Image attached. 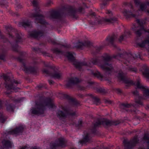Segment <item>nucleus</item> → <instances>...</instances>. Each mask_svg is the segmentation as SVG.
Segmentation results:
<instances>
[{
  "label": "nucleus",
  "mask_w": 149,
  "mask_h": 149,
  "mask_svg": "<svg viewBox=\"0 0 149 149\" xmlns=\"http://www.w3.org/2000/svg\"><path fill=\"white\" fill-rule=\"evenodd\" d=\"M78 96L80 98H83L84 97V95L82 94H78Z\"/></svg>",
  "instance_id": "59"
},
{
  "label": "nucleus",
  "mask_w": 149,
  "mask_h": 149,
  "mask_svg": "<svg viewBox=\"0 0 149 149\" xmlns=\"http://www.w3.org/2000/svg\"><path fill=\"white\" fill-rule=\"evenodd\" d=\"M0 59L5 61V55L4 54H2L0 55Z\"/></svg>",
  "instance_id": "48"
},
{
  "label": "nucleus",
  "mask_w": 149,
  "mask_h": 149,
  "mask_svg": "<svg viewBox=\"0 0 149 149\" xmlns=\"http://www.w3.org/2000/svg\"><path fill=\"white\" fill-rule=\"evenodd\" d=\"M116 91L118 93H122V90L119 88L117 89Z\"/></svg>",
  "instance_id": "58"
},
{
  "label": "nucleus",
  "mask_w": 149,
  "mask_h": 149,
  "mask_svg": "<svg viewBox=\"0 0 149 149\" xmlns=\"http://www.w3.org/2000/svg\"><path fill=\"white\" fill-rule=\"evenodd\" d=\"M2 102L0 100V108H2Z\"/></svg>",
  "instance_id": "62"
},
{
  "label": "nucleus",
  "mask_w": 149,
  "mask_h": 149,
  "mask_svg": "<svg viewBox=\"0 0 149 149\" xmlns=\"http://www.w3.org/2000/svg\"><path fill=\"white\" fill-rule=\"evenodd\" d=\"M65 142V139L63 137L58 138L57 140L55 141V142L52 143L50 146L51 149H56V147L59 146H62Z\"/></svg>",
  "instance_id": "14"
},
{
  "label": "nucleus",
  "mask_w": 149,
  "mask_h": 149,
  "mask_svg": "<svg viewBox=\"0 0 149 149\" xmlns=\"http://www.w3.org/2000/svg\"><path fill=\"white\" fill-rule=\"evenodd\" d=\"M18 8H21L22 7V6L20 4H19L17 6Z\"/></svg>",
  "instance_id": "63"
},
{
  "label": "nucleus",
  "mask_w": 149,
  "mask_h": 149,
  "mask_svg": "<svg viewBox=\"0 0 149 149\" xmlns=\"http://www.w3.org/2000/svg\"><path fill=\"white\" fill-rule=\"evenodd\" d=\"M118 36L117 35L113 34L111 35L108 36L106 39L107 41L110 43L113 47H116V45L114 44V43L117 40Z\"/></svg>",
  "instance_id": "18"
},
{
  "label": "nucleus",
  "mask_w": 149,
  "mask_h": 149,
  "mask_svg": "<svg viewBox=\"0 0 149 149\" xmlns=\"http://www.w3.org/2000/svg\"><path fill=\"white\" fill-rule=\"evenodd\" d=\"M118 77L119 79L123 81L125 84H127L125 86L126 87L130 86V81L128 79L123 72L119 73L118 74Z\"/></svg>",
  "instance_id": "19"
},
{
  "label": "nucleus",
  "mask_w": 149,
  "mask_h": 149,
  "mask_svg": "<svg viewBox=\"0 0 149 149\" xmlns=\"http://www.w3.org/2000/svg\"><path fill=\"white\" fill-rule=\"evenodd\" d=\"M1 31H0V38L1 41H3L4 42H6L8 41V40L5 38L4 36L1 34Z\"/></svg>",
  "instance_id": "45"
},
{
  "label": "nucleus",
  "mask_w": 149,
  "mask_h": 149,
  "mask_svg": "<svg viewBox=\"0 0 149 149\" xmlns=\"http://www.w3.org/2000/svg\"><path fill=\"white\" fill-rule=\"evenodd\" d=\"M30 37L38 39L44 35V32L41 31H34L29 33Z\"/></svg>",
  "instance_id": "16"
},
{
  "label": "nucleus",
  "mask_w": 149,
  "mask_h": 149,
  "mask_svg": "<svg viewBox=\"0 0 149 149\" xmlns=\"http://www.w3.org/2000/svg\"><path fill=\"white\" fill-rule=\"evenodd\" d=\"M18 60L20 62L22 63L24 67V70L26 73H30L35 74L37 72V70L34 67H27L26 66L25 63L24 62V60L20 58H18Z\"/></svg>",
  "instance_id": "12"
},
{
  "label": "nucleus",
  "mask_w": 149,
  "mask_h": 149,
  "mask_svg": "<svg viewBox=\"0 0 149 149\" xmlns=\"http://www.w3.org/2000/svg\"><path fill=\"white\" fill-rule=\"evenodd\" d=\"M28 147L26 146H25L21 148L20 149H28Z\"/></svg>",
  "instance_id": "60"
},
{
  "label": "nucleus",
  "mask_w": 149,
  "mask_h": 149,
  "mask_svg": "<svg viewBox=\"0 0 149 149\" xmlns=\"http://www.w3.org/2000/svg\"><path fill=\"white\" fill-rule=\"evenodd\" d=\"M105 103H109V104H111V101L108 100H106L105 101Z\"/></svg>",
  "instance_id": "64"
},
{
  "label": "nucleus",
  "mask_w": 149,
  "mask_h": 149,
  "mask_svg": "<svg viewBox=\"0 0 149 149\" xmlns=\"http://www.w3.org/2000/svg\"><path fill=\"white\" fill-rule=\"evenodd\" d=\"M64 97L67 99L69 100L74 105L77 106L79 104V102L77 100L71 98L70 97L67 95H64Z\"/></svg>",
  "instance_id": "27"
},
{
  "label": "nucleus",
  "mask_w": 149,
  "mask_h": 149,
  "mask_svg": "<svg viewBox=\"0 0 149 149\" xmlns=\"http://www.w3.org/2000/svg\"><path fill=\"white\" fill-rule=\"evenodd\" d=\"M3 77L5 81L4 83L5 87L8 90L12 89L16 91L18 89H20L19 88L16 87L17 84L20 83L19 81H18L14 79H10L8 76L4 74Z\"/></svg>",
  "instance_id": "6"
},
{
  "label": "nucleus",
  "mask_w": 149,
  "mask_h": 149,
  "mask_svg": "<svg viewBox=\"0 0 149 149\" xmlns=\"http://www.w3.org/2000/svg\"><path fill=\"white\" fill-rule=\"evenodd\" d=\"M7 118L3 114L0 113V123H4L6 121Z\"/></svg>",
  "instance_id": "39"
},
{
  "label": "nucleus",
  "mask_w": 149,
  "mask_h": 149,
  "mask_svg": "<svg viewBox=\"0 0 149 149\" xmlns=\"http://www.w3.org/2000/svg\"><path fill=\"white\" fill-rule=\"evenodd\" d=\"M136 22L141 27V29H140L141 30H144V27L143 26V22L141 20L139 19H136Z\"/></svg>",
  "instance_id": "36"
},
{
  "label": "nucleus",
  "mask_w": 149,
  "mask_h": 149,
  "mask_svg": "<svg viewBox=\"0 0 149 149\" xmlns=\"http://www.w3.org/2000/svg\"><path fill=\"white\" fill-rule=\"evenodd\" d=\"M52 4H53L52 2L50 0H49L46 3L45 6H50Z\"/></svg>",
  "instance_id": "49"
},
{
  "label": "nucleus",
  "mask_w": 149,
  "mask_h": 149,
  "mask_svg": "<svg viewBox=\"0 0 149 149\" xmlns=\"http://www.w3.org/2000/svg\"><path fill=\"white\" fill-rule=\"evenodd\" d=\"M63 15H62L58 11L54 10L50 12L49 18L50 19H61Z\"/></svg>",
  "instance_id": "15"
},
{
  "label": "nucleus",
  "mask_w": 149,
  "mask_h": 149,
  "mask_svg": "<svg viewBox=\"0 0 149 149\" xmlns=\"http://www.w3.org/2000/svg\"><path fill=\"white\" fill-rule=\"evenodd\" d=\"M143 73L145 77L149 79V68L146 65H144L143 68Z\"/></svg>",
  "instance_id": "28"
},
{
  "label": "nucleus",
  "mask_w": 149,
  "mask_h": 149,
  "mask_svg": "<svg viewBox=\"0 0 149 149\" xmlns=\"http://www.w3.org/2000/svg\"><path fill=\"white\" fill-rule=\"evenodd\" d=\"M131 71H133L134 72H136L137 71V70L136 68H134L132 67L131 66Z\"/></svg>",
  "instance_id": "54"
},
{
  "label": "nucleus",
  "mask_w": 149,
  "mask_h": 149,
  "mask_svg": "<svg viewBox=\"0 0 149 149\" xmlns=\"http://www.w3.org/2000/svg\"><path fill=\"white\" fill-rule=\"evenodd\" d=\"M92 63L94 65H97L104 71V76L107 77L111 75V73L113 70L112 66L106 63L104 65H102L101 60L99 57L94 58L91 60Z\"/></svg>",
  "instance_id": "5"
},
{
  "label": "nucleus",
  "mask_w": 149,
  "mask_h": 149,
  "mask_svg": "<svg viewBox=\"0 0 149 149\" xmlns=\"http://www.w3.org/2000/svg\"><path fill=\"white\" fill-rule=\"evenodd\" d=\"M106 13L108 15H109L110 16H112L113 15V14L111 11L110 10H107L106 12Z\"/></svg>",
  "instance_id": "53"
},
{
  "label": "nucleus",
  "mask_w": 149,
  "mask_h": 149,
  "mask_svg": "<svg viewBox=\"0 0 149 149\" xmlns=\"http://www.w3.org/2000/svg\"><path fill=\"white\" fill-rule=\"evenodd\" d=\"M136 34L138 37H140L142 35L141 30L139 29L136 31Z\"/></svg>",
  "instance_id": "46"
},
{
  "label": "nucleus",
  "mask_w": 149,
  "mask_h": 149,
  "mask_svg": "<svg viewBox=\"0 0 149 149\" xmlns=\"http://www.w3.org/2000/svg\"><path fill=\"white\" fill-rule=\"evenodd\" d=\"M141 56L139 54H135L134 58H140Z\"/></svg>",
  "instance_id": "56"
},
{
  "label": "nucleus",
  "mask_w": 149,
  "mask_h": 149,
  "mask_svg": "<svg viewBox=\"0 0 149 149\" xmlns=\"http://www.w3.org/2000/svg\"><path fill=\"white\" fill-rule=\"evenodd\" d=\"M123 54H118L116 55H114L112 56H110L109 54H105L104 56H102V60H101L102 65H104L106 63H107V62L110 61L112 58H115L119 59L120 58L123 57ZM110 65L111 64H109Z\"/></svg>",
  "instance_id": "10"
},
{
  "label": "nucleus",
  "mask_w": 149,
  "mask_h": 149,
  "mask_svg": "<svg viewBox=\"0 0 149 149\" xmlns=\"http://www.w3.org/2000/svg\"><path fill=\"white\" fill-rule=\"evenodd\" d=\"M130 33L127 31H125L124 34H122L121 35L118 41L121 42L123 41L125 38H126L128 37H130Z\"/></svg>",
  "instance_id": "29"
},
{
  "label": "nucleus",
  "mask_w": 149,
  "mask_h": 149,
  "mask_svg": "<svg viewBox=\"0 0 149 149\" xmlns=\"http://www.w3.org/2000/svg\"><path fill=\"white\" fill-rule=\"evenodd\" d=\"M74 65L76 68L78 69L80 71L81 70V68L83 66L91 67L90 64L85 61L76 62L74 63Z\"/></svg>",
  "instance_id": "22"
},
{
  "label": "nucleus",
  "mask_w": 149,
  "mask_h": 149,
  "mask_svg": "<svg viewBox=\"0 0 149 149\" xmlns=\"http://www.w3.org/2000/svg\"><path fill=\"white\" fill-rule=\"evenodd\" d=\"M139 140L138 139H135L134 140V143L135 144H136L139 143Z\"/></svg>",
  "instance_id": "55"
},
{
  "label": "nucleus",
  "mask_w": 149,
  "mask_h": 149,
  "mask_svg": "<svg viewBox=\"0 0 149 149\" xmlns=\"http://www.w3.org/2000/svg\"><path fill=\"white\" fill-rule=\"evenodd\" d=\"M92 133L86 132H84V135L82 140L79 141V143L82 144H85L87 143H89L91 141V139L92 137Z\"/></svg>",
  "instance_id": "13"
},
{
  "label": "nucleus",
  "mask_w": 149,
  "mask_h": 149,
  "mask_svg": "<svg viewBox=\"0 0 149 149\" xmlns=\"http://www.w3.org/2000/svg\"><path fill=\"white\" fill-rule=\"evenodd\" d=\"M33 50L36 53H42L43 55H45L47 56L50 57L51 56V55L49 54L46 53L45 52H42L41 50L39 48L33 47L32 48Z\"/></svg>",
  "instance_id": "30"
},
{
  "label": "nucleus",
  "mask_w": 149,
  "mask_h": 149,
  "mask_svg": "<svg viewBox=\"0 0 149 149\" xmlns=\"http://www.w3.org/2000/svg\"><path fill=\"white\" fill-rule=\"evenodd\" d=\"M6 109L8 111L13 112L14 108L11 104H8L6 105Z\"/></svg>",
  "instance_id": "41"
},
{
  "label": "nucleus",
  "mask_w": 149,
  "mask_h": 149,
  "mask_svg": "<svg viewBox=\"0 0 149 149\" xmlns=\"http://www.w3.org/2000/svg\"><path fill=\"white\" fill-rule=\"evenodd\" d=\"M133 94L135 95V101L136 103L138 104L142 105H143L142 100L143 97L140 95L139 92L136 90L133 92Z\"/></svg>",
  "instance_id": "17"
},
{
  "label": "nucleus",
  "mask_w": 149,
  "mask_h": 149,
  "mask_svg": "<svg viewBox=\"0 0 149 149\" xmlns=\"http://www.w3.org/2000/svg\"><path fill=\"white\" fill-rule=\"evenodd\" d=\"M78 88L79 90H84L85 89V88L81 86H78Z\"/></svg>",
  "instance_id": "51"
},
{
  "label": "nucleus",
  "mask_w": 149,
  "mask_h": 149,
  "mask_svg": "<svg viewBox=\"0 0 149 149\" xmlns=\"http://www.w3.org/2000/svg\"><path fill=\"white\" fill-rule=\"evenodd\" d=\"M133 84L136 86L137 88L143 91V95L145 96L149 97V89H147L146 86L145 87L142 85L139 81H138L134 83L133 81L131 79V85Z\"/></svg>",
  "instance_id": "11"
},
{
  "label": "nucleus",
  "mask_w": 149,
  "mask_h": 149,
  "mask_svg": "<svg viewBox=\"0 0 149 149\" xmlns=\"http://www.w3.org/2000/svg\"><path fill=\"white\" fill-rule=\"evenodd\" d=\"M130 107V104L127 103H121L120 105V108L121 109L125 110L126 111H127V109L129 108Z\"/></svg>",
  "instance_id": "34"
},
{
  "label": "nucleus",
  "mask_w": 149,
  "mask_h": 149,
  "mask_svg": "<svg viewBox=\"0 0 149 149\" xmlns=\"http://www.w3.org/2000/svg\"><path fill=\"white\" fill-rule=\"evenodd\" d=\"M42 72L44 73L50 74V75H51L52 73L50 71H49L48 70L45 69H44L43 70Z\"/></svg>",
  "instance_id": "47"
},
{
  "label": "nucleus",
  "mask_w": 149,
  "mask_h": 149,
  "mask_svg": "<svg viewBox=\"0 0 149 149\" xmlns=\"http://www.w3.org/2000/svg\"><path fill=\"white\" fill-rule=\"evenodd\" d=\"M62 46L66 48H69L70 47V46L69 45H68L67 44L62 45Z\"/></svg>",
  "instance_id": "57"
},
{
  "label": "nucleus",
  "mask_w": 149,
  "mask_h": 149,
  "mask_svg": "<svg viewBox=\"0 0 149 149\" xmlns=\"http://www.w3.org/2000/svg\"><path fill=\"white\" fill-rule=\"evenodd\" d=\"M123 13L127 19H130V12L129 10L125 9L123 12Z\"/></svg>",
  "instance_id": "35"
},
{
  "label": "nucleus",
  "mask_w": 149,
  "mask_h": 149,
  "mask_svg": "<svg viewBox=\"0 0 149 149\" xmlns=\"http://www.w3.org/2000/svg\"><path fill=\"white\" fill-rule=\"evenodd\" d=\"M92 44L89 41H86L84 42H79L78 44L77 45L76 47L78 49L81 48L83 46H86L87 47H90L92 46Z\"/></svg>",
  "instance_id": "25"
},
{
  "label": "nucleus",
  "mask_w": 149,
  "mask_h": 149,
  "mask_svg": "<svg viewBox=\"0 0 149 149\" xmlns=\"http://www.w3.org/2000/svg\"><path fill=\"white\" fill-rule=\"evenodd\" d=\"M49 83V84L50 85H52L54 84V81L52 80H48Z\"/></svg>",
  "instance_id": "52"
},
{
  "label": "nucleus",
  "mask_w": 149,
  "mask_h": 149,
  "mask_svg": "<svg viewBox=\"0 0 149 149\" xmlns=\"http://www.w3.org/2000/svg\"><path fill=\"white\" fill-rule=\"evenodd\" d=\"M124 143V149H130V142L128 141L127 139H124L123 141Z\"/></svg>",
  "instance_id": "33"
},
{
  "label": "nucleus",
  "mask_w": 149,
  "mask_h": 149,
  "mask_svg": "<svg viewBox=\"0 0 149 149\" xmlns=\"http://www.w3.org/2000/svg\"><path fill=\"white\" fill-rule=\"evenodd\" d=\"M18 46L17 44H15V45L12 46V50L16 52H18Z\"/></svg>",
  "instance_id": "43"
},
{
  "label": "nucleus",
  "mask_w": 149,
  "mask_h": 149,
  "mask_svg": "<svg viewBox=\"0 0 149 149\" xmlns=\"http://www.w3.org/2000/svg\"><path fill=\"white\" fill-rule=\"evenodd\" d=\"M51 76L55 79H59L62 76V74L60 72H56L54 73H52Z\"/></svg>",
  "instance_id": "37"
},
{
  "label": "nucleus",
  "mask_w": 149,
  "mask_h": 149,
  "mask_svg": "<svg viewBox=\"0 0 149 149\" xmlns=\"http://www.w3.org/2000/svg\"><path fill=\"white\" fill-rule=\"evenodd\" d=\"M88 15L93 19L90 22V24L92 25H97L105 23H113L117 21V18L115 17L110 18H101L99 16H96L95 13L94 12L90 13Z\"/></svg>",
  "instance_id": "3"
},
{
  "label": "nucleus",
  "mask_w": 149,
  "mask_h": 149,
  "mask_svg": "<svg viewBox=\"0 0 149 149\" xmlns=\"http://www.w3.org/2000/svg\"><path fill=\"white\" fill-rule=\"evenodd\" d=\"M48 42L49 43H50L53 45H58L60 44L59 43L56 42L55 40L51 39H49L48 40Z\"/></svg>",
  "instance_id": "44"
},
{
  "label": "nucleus",
  "mask_w": 149,
  "mask_h": 149,
  "mask_svg": "<svg viewBox=\"0 0 149 149\" xmlns=\"http://www.w3.org/2000/svg\"><path fill=\"white\" fill-rule=\"evenodd\" d=\"M2 146H0V149H5L11 148L12 143L9 140L3 139L2 141Z\"/></svg>",
  "instance_id": "20"
},
{
  "label": "nucleus",
  "mask_w": 149,
  "mask_h": 149,
  "mask_svg": "<svg viewBox=\"0 0 149 149\" xmlns=\"http://www.w3.org/2000/svg\"><path fill=\"white\" fill-rule=\"evenodd\" d=\"M120 123V121L119 120L112 121L107 119H103L101 121H98L96 122L94 124V127L91 129V131L93 134H95L96 131V128L101 125H102L106 127L112 125H116Z\"/></svg>",
  "instance_id": "7"
},
{
  "label": "nucleus",
  "mask_w": 149,
  "mask_h": 149,
  "mask_svg": "<svg viewBox=\"0 0 149 149\" xmlns=\"http://www.w3.org/2000/svg\"><path fill=\"white\" fill-rule=\"evenodd\" d=\"M68 60L71 61L73 62L75 60V58L73 54L70 52H68L66 54Z\"/></svg>",
  "instance_id": "32"
},
{
  "label": "nucleus",
  "mask_w": 149,
  "mask_h": 149,
  "mask_svg": "<svg viewBox=\"0 0 149 149\" xmlns=\"http://www.w3.org/2000/svg\"><path fill=\"white\" fill-rule=\"evenodd\" d=\"M30 149H40V148L37 147L36 146H34V147H32Z\"/></svg>",
  "instance_id": "61"
},
{
  "label": "nucleus",
  "mask_w": 149,
  "mask_h": 149,
  "mask_svg": "<svg viewBox=\"0 0 149 149\" xmlns=\"http://www.w3.org/2000/svg\"><path fill=\"white\" fill-rule=\"evenodd\" d=\"M102 49V46H100L96 48V52L98 53Z\"/></svg>",
  "instance_id": "50"
},
{
  "label": "nucleus",
  "mask_w": 149,
  "mask_h": 149,
  "mask_svg": "<svg viewBox=\"0 0 149 149\" xmlns=\"http://www.w3.org/2000/svg\"><path fill=\"white\" fill-rule=\"evenodd\" d=\"M80 82L78 79L76 77L71 78L68 80V83L66 84V86L68 87L71 86L72 85L76 84Z\"/></svg>",
  "instance_id": "24"
},
{
  "label": "nucleus",
  "mask_w": 149,
  "mask_h": 149,
  "mask_svg": "<svg viewBox=\"0 0 149 149\" xmlns=\"http://www.w3.org/2000/svg\"><path fill=\"white\" fill-rule=\"evenodd\" d=\"M86 8H87V7L84 3H83V6H80L77 8L72 6H69L65 9L66 14L72 18L76 19L78 18L79 14L84 13L85 9Z\"/></svg>",
  "instance_id": "2"
},
{
  "label": "nucleus",
  "mask_w": 149,
  "mask_h": 149,
  "mask_svg": "<svg viewBox=\"0 0 149 149\" xmlns=\"http://www.w3.org/2000/svg\"><path fill=\"white\" fill-rule=\"evenodd\" d=\"M134 3L137 6H139V10L145 11L147 8L145 3H142L139 0H134Z\"/></svg>",
  "instance_id": "23"
},
{
  "label": "nucleus",
  "mask_w": 149,
  "mask_h": 149,
  "mask_svg": "<svg viewBox=\"0 0 149 149\" xmlns=\"http://www.w3.org/2000/svg\"><path fill=\"white\" fill-rule=\"evenodd\" d=\"M53 52L54 53H55L56 54H62L63 52L61 51L58 48H55L52 49Z\"/></svg>",
  "instance_id": "42"
},
{
  "label": "nucleus",
  "mask_w": 149,
  "mask_h": 149,
  "mask_svg": "<svg viewBox=\"0 0 149 149\" xmlns=\"http://www.w3.org/2000/svg\"><path fill=\"white\" fill-rule=\"evenodd\" d=\"M95 90L97 92L101 93H104L107 92V91L104 88L98 87L95 89Z\"/></svg>",
  "instance_id": "38"
},
{
  "label": "nucleus",
  "mask_w": 149,
  "mask_h": 149,
  "mask_svg": "<svg viewBox=\"0 0 149 149\" xmlns=\"http://www.w3.org/2000/svg\"><path fill=\"white\" fill-rule=\"evenodd\" d=\"M19 26H22L24 28L31 27H32L31 22L29 20L20 22L19 23Z\"/></svg>",
  "instance_id": "26"
},
{
  "label": "nucleus",
  "mask_w": 149,
  "mask_h": 149,
  "mask_svg": "<svg viewBox=\"0 0 149 149\" xmlns=\"http://www.w3.org/2000/svg\"><path fill=\"white\" fill-rule=\"evenodd\" d=\"M32 3L33 6L36 8L35 9V13H31L30 17L35 18V23H39L45 25L48 24L45 20L44 16L41 13V11L39 9V8L38 6L37 1L36 0H33Z\"/></svg>",
  "instance_id": "4"
},
{
  "label": "nucleus",
  "mask_w": 149,
  "mask_h": 149,
  "mask_svg": "<svg viewBox=\"0 0 149 149\" xmlns=\"http://www.w3.org/2000/svg\"><path fill=\"white\" fill-rule=\"evenodd\" d=\"M63 111L58 110L57 113V116L60 119L65 118L68 115L73 116L76 115L75 111L71 112L69 111L66 108L64 107H62V108Z\"/></svg>",
  "instance_id": "9"
},
{
  "label": "nucleus",
  "mask_w": 149,
  "mask_h": 149,
  "mask_svg": "<svg viewBox=\"0 0 149 149\" xmlns=\"http://www.w3.org/2000/svg\"><path fill=\"white\" fill-rule=\"evenodd\" d=\"M5 29L6 30V33L8 34L10 38H13L14 35L16 36L15 43H17L23 41L22 38V35L20 33L15 32V30L13 29L11 26H6L5 27Z\"/></svg>",
  "instance_id": "8"
},
{
  "label": "nucleus",
  "mask_w": 149,
  "mask_h": 149,
  "mask_svg": "<svg viewBox=\"0 0 149 149\" xmlns=\"http://www.w3.org/2000/svg\"><path fill=\"white\" fill-rule=\"evenodd\" d=\"M90 95L91 96L92 98V100L93 102V103L95 104L96 105L98 104V103H100V100L96 96H95L92 94H90Z\"/></svg>",
  "instance_id": "31"
},
{
  "label": "nucleus",
  "mask_w": 149,
  "mask_h": 149,
  "mask_svg": "<svg viewBox=\"0 0 149 149\" xmlns=\"http://www.w3.org/2000/svg\"><path fill=\"white\" fill-rule=\"evenodd\" d=\"M92 74L94 76L97 77L99 78L102 79L104 77L103 75H102L98 71L95 72L93 73Z\"/></svg>",
  "instance_id": "40"
},
{
  "label": "nucleus",
  "mask_w": 149,
  "mask_h": 149,
  "mask_svg": "<svg viewBox=\"0 0 149 149\" xmlns=\"http://www.w3.org/2000/svg\"><path fill=\"white\" fill-rule=\"evenodd\" d=\"M24 129V127L23 126H19L8 131V134H18L22 133L23 132Z\"/></svg>",
  "instance_id": "21"
},
{
  "label": "nucleus",
  "mask_w": 149,
  "mask_h": 149,
  "mask_svg": "<svg viewBox=\"0 0 149 149\" xmlns=\"http://www.w3.org/2000/svg\"><path fill=\"white\" fill-rule=\"evenodd\" d=\"M36 107L32 108L31 110L32 114L40 115L44 113L45 109V107L52 108L54 104L52 102V100L49 98H46L44 97H40L38 101L36 102Z\"/></svg>",
  "instance_id": "1"
}]
</instances>
